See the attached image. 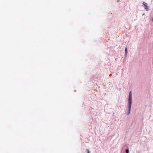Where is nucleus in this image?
Here are the masks:
<instances>
[{"mask_svg": "<svg viewBox=\"0 0 153 153\" xmlns=\"http://www.w3.org/2000/svg\"><path fill=\"white\" fill-rule=\"evenodd\" d=\"M86 151L87 152V153H90V152L87 149Z\"/></svg>", "mask_w": 153, "mask_h": 153, "instance_id": "nucleus-5", "label": "nucleus"}, {"mask_svg": "<svg viewBox=\"0 0 153 153\" xmlns=\"http://www.w3.org/2000/svg\"><path fill=\"white\" fill-rule=\"evenodd\" d=\"M152 21L153 22V17L152 19Z\"/></svg>", "mask_w": 153, "mask_h": 153, "instance_id": "nucleus-6", "label": "nucleus"}, {"mask_svg": "<svg viewBox=\"0 0 153 153\" xmlns=\"http://www.w3.org/2000/svg\"><path fill=\"white\" fill-rule=\"evenodd\" d=\"M132 103V95L131 91H130L129 93L128 98V115L130 113Z\"/></svg>", "mask_w": 153, "mask_h": 153, "instance_id": "nucleus-1", "label": "nucleus"}, {"mask_svg": "<svg viewBox=\"0 0 153 153\" xmlns=\"http://www.w3.org/2000/svg\"><path fill=\"white\" fill-rule=\"evenodd\" d=\"M143 4L145 6L144 8L147 11H148L149 10V6L147 5V4L144 2L143 3Z\"/></svg>", "mask_w": 153, "mask_h": 153, "instance_id": "nucleus-2", "label": "nucleus"}, {"mask_svg": "<svg viewBox=\"0 0 153 153\" xmlns=\"http://www.w3.org/2000/svg\"><path fill=\"white\" fill-rule=\"evenodd\" d=\"M125 51L126 54V55L128 53V50H127V47H126V48H125Z\"/></svg>", "mask_w": 153, "mask_h": 153, "instance_id": "nucleus-3", "label": "nucleus"}, {"mask_svg": "<svg viewBox=\"0 0 153 153\" xmlns=\"http://www.w3.org/2000/svg\"><path fill=\"white\" fill-rule=\"evenodd\" d=\"M126 153H129V150L128 149H127L126 150Z\"/></svg>", "mask_w": 153, "mask_h": 153, "instance_id": "nucleus-4", "label": "nucleus"}, {"mask_svg": "<svg viewBox=\"0 0 153 153\" xmlns=\"http://www.w3.org/2000/svg\"><path fill=\"white\" fill-rule=\"evenodd\" d=\"M144 15V14H143V15Z\"/></svg>", "mask_w": 153, "mask_h": 153, "instance_id": "nucleus-7", "label": "nucleus"}]
</instances>
